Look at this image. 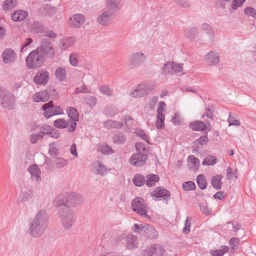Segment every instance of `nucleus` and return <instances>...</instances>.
Returning <instances> with one entry per match:
<instances>
[{
    "label": "nucleus",
    "instance_id": "40",
    "mask_svg": "<svg viewBox=\"0 0 256 256\" xmlns=\"http://www.w3.org/2000/svg\"><path fill=\"white\" fill-rule=\"evenodd\" d=\"M216 162V159L214 156H206L202 162V164L204 166H213Z\"/></svg>",
    "mask_w": 256,
    "mask_h": 256
},
{
    "label": "nucleus",
    "instance_id": "1",
    "mask_svg": "<svg viewBox=\"0 0 256 256\" xmlns=\"http://www.w3.org/2000/svg\"><path fill=\"white\" fill-rule=\"evenodd\" d=\"M48 224L46 211L44 210H40L30 222V234L35 238L40 237L46 231Z\"/></svg>",
    "mask_w": 256,
    "mask_h": 256
},
{
    "label": "nucleus",
    "instance_id": "35",
    "mask_svg": "<svg viewBox=\"0 0 256 256\" xmlns=\"http://www.w3.org/2000/svg\"><path fill=\"white\" fill-rule=\"evenodd\" d=\"M188 162L190 168L194 170H196L198 168L200 164L198 158H196L193 155H191L188 156Z\"/></svg>",
    "mask_w": 256,
    "mask_h": 256
},
{
    "label": "nucleus",
    "instance_id": "52",
    "mask_svg": "<svg viewBox=\"0 0 256 256\" xmlns=\"http://www.w3.org/2000/svg\"><path fill=\"white\" fill-rule=\"evenodd\" d=\"M246 0H233L231 6L233 10H237L239 7L242 6Z\"/></svg>",
    "mask_w": 256,
    "mask_h": 256
},
{
    "label": "nucleus",
    "instance_id": "5",
    "mask_svg": "<svg viewBox=\"0 0 256 256\" xmlns=\"http://www.w3.org/2000/svg\"><path fill=\"white\" fill-rule=\"evenodd\" d=\"M15 98L10 92L6 90H0V104L8 109L14 108Z\"/></svg>",
    "mask_w": 256,
    "mask_h": 256
},
{
    "label": "nucleus",
    "instance_id": "21",
    "mask_svg": "<svg viewBox=\"0 0 256 256\" xmlns=\"http://www.w3.org/2000/svg\"><path fill=\"white\" fill-rule=\"evenodd\" d=\"M50 98V92L42 91L40 92L36 93L32 98L33 100L35 102H46Z\"/></svg>",
    "mask_w": 256,
    "mask_h": 256
},
{
    "label": "nucleus",
    "instance_id": "3",
    "mask_svg": "<svg viewBox=\"0 0 256 256\" xmlns=\"http://www.w3.org/2000/svg\"><path fill=\"white\" fill-rule=\"evenodd\" d=\"M46 58L42 53L40 52L36 49L30 52L26 58L27 66L30 68H34L40 67L44 62Z\"/></svg>",
    "mask_w": 256,
    "mask_h": 256
},
{
    "label": "nucleus",
    "instance_id": "48",
    "mask_svg": "<svg viewBox=\"0 0 256 256\" xmlns=\"http://www.w3.org/2000/svg\"><path fill=\"white\" fill-rule=\"evenodd\" d=\"M245 14L256 19V9L252 7H247L244 10Z\"/></svg>",
    "mask_w": 256,
    "mask_h": 256
},
{
    "label": "nucleus",
    "instance_id": "9",
    "mask_svg": "<svg viewBox=\"0 0 256 256\" xmlns=\"http://www.w3.org/2000/svg\"><path fill=\"white\" fill-rule=\"evenodd\" d=\"M44 110V116L46 118L56 114H60L63 113V110L60 106H54L52 102L50 101L42 106Z\"/></svg>",
    "mask_w": 256,
    "mask_h": 256
},
{
    "label": "nucleus",
    "instance_id": "23",
    "mask_svg": "<svg viewBox=\"0 0 256 256\" xmlns=\"http://www.w3.org/2000/svg\"><path fill=\"white\" fill-rule=\"evenodd\" d=\"M28 15L26 11L23 10H15L12 15V19L14 22L22 21Z\"/></svg>",
    "mask_w": 256,
    "mask_h": 256
},
{
    "label": "nucleus",
    "instance_id": "56",
    "mask_svg": "<svg viewBox=\"0 0 256 256\" xmlns=\"http://www.w3.org/2000/svg\"><path fill=\"white\" fill-rule=\"evenodd\" d=\"M108 124L110 127L116 128H120L124 126V124L122 122H120L114 120H109L108 122Z\"/></svg>",
    "mask_w": 256,
    "mask_h": 256
},
{
    "label": "nucleus",
    "instance_id": "55",
    "mask_svg": "<svg viewBox=\"0 0 256 256\" xmlns=\"http://www.w3.org/2000/svg\"><path fill=\"white\" fill-rule=\"evenodd\" d=\"M192 220V218L190 216H188L186 218L184 227L182 229V232L184 233L185 234H188L190 232V222Z\"/></svg>",
    "mask_w": 256,
    "mask_h": 256
},
{
    "label": "nucleus",
    "instance_id": "31",
    "mask_svg": "<svg viewBox=\"0 0 256 256\" xmlns=\"http://www.w3.org/2000/svg\"><path fill=\"white\" fill-rule=\"evenodd\" d=\"M66 194L58 196L57 197L55 198L53 202L54 206L57 207H59L62 205L67 206V202H66Z\"/></svg>",
    "mask_w": 256,
    "mask_h": 256
},
{
    "label": "nucleus",
    "instance_id": "45",
    "mask_svg": "<svg viewBox=\"0 0 256 256\" xmlns=\"http://www.w3.org/2000/svg\"><path fill=\"white\" fill-rule=\"evenodd\" d=\"M98 150L104 154H110L114 152V150L108 145L101 146H99Z\"/></svg>",
    "mask_w": 256,
    "mask_h": 256
},
{
    "label": "nucleus",
    "instance_id": "19",
    "mask_svg": "<svg viewBox=\"0 0 256 256\" xmlns=\"http://www.w3.org/2000/svg\"><path fill=\"white\" fill-rule=\"evenodd\" d=\"M69 20L71 26L74 28H80L84 22L85 17L82 14H74Z\"/></svg>",
    "mask_w": 256,
    "mask_h": 256
},
{
    "label": "nucleus",
    "instance_id": "61",
    "mask_svg": "<svg viewBox=\"0 0 256 256\" xmlns=\"http://www.w3.org/2000/svg\"><path fill=\"white\" fill-rule=\"evenodd\" d=\"M183 64H176L173 62L174 74L180 72L182 70Z\"/></svg>",
    "mask_w": 256,
    "mask_h": 256
},
{
    "label": "nucleus",
    "instance_id": "25",
    "mask_svg": "<svg viewBox=\"0 0 256 256\" xmlns=\"http://www.w3.org/2000/svg\"><path fill=\"white\" fill-rule=\"evenodd\" d=\"M160 180V177L157 174H148L146 178V184L148 187H152Z\"/></svg>",
    "mask_w": 256,
    "mask_h": 256
},
{
    "label": "nucleus",
    "instance_id": "28",
    "mask_svg": "<svg viewBox=\"0 0 256 256\" xmlns=\"http://www.w3.org/2000/svg\"><path fill=\"white\" fill-rule=\"evenodd\" d=\"M223 176L222 175H216L212 177L211 184L213 188L217 190L221 189L222 186V179Z\"/></svg>",
    "mask_w": 256,
    "mask_h": 256
},
{
    "label": "nucleus",
    "instance_id": "54",
    "mask_svg": "<svg viewBox=\"0 0 256 256\" xmlns=\"http://www.w3.org/2000/svg\"><path fill=\"white\" fill-rule=\"evenodd\" d=\"M198 33V32L197 28H192L188 29V31L187 32V35L189 38L194 39L196 38Z\"/></svg>",
    "mask_w": 256,
    "mask_h": 256
},
{
    "label": "nucleus",
    "instance_id": "38",
    "mask_svg": "<svg viewBox=\"0 0 256 256\" xmlns=\"http://www.w3.org/2000/svg\"><path fill=\"white\" fill-rule=\"evenodd\" d=\"M56 78L60 81L64 80L66 78V70L61 67H58L55 72Z\"/></svg>",
    "mask_w": 256,
    "mask_h": 256
},
{
    "label": "nucleus",
    "instance_id": "27",
    "mask_svg": "<svg viewBox=\"0 0 256 256\" xmlns=\"http://www.w3.org/2000/svg\"><path fill=\"white\" fill-rule=\"evenodd\" d=\"M70 120H66L64 118H60L54 121V126L58 128L63 129L67 128L68 126H71Z\"/></svg>",
    "mask_w": 256,
    "mask_h": 256
},
{
    "label": "nucleus",
    "instance_id": "2",
    "mask_svg": "<svg viewBox=\"0 0 256 256\" xmlns=\"http://www.w3.org/2000/svg\"><path fill=\"white\" fill-rule=\"evenodd\" d=\"M120 8L118 2L110 0L106 4L102 12L97 18V20L100 25L106 26L113 19L114 14Z\"/></svg>",
    "mask_w": 256,
    "mask_h": 256
},
{
    "label": "nucleus",
    "instance_id": "34",
    "mask_svg": "<svg viewBox=\"0 0 256 256\" xmlns=\"http://www.w3.org/2000/svg\"><path fill=\"white\" fill-rule=\"evenodd\" d=\"M173 62H168L162 68V73L164 74H174Z\"/></svg>",
    "mask_w": 256,
    "mask_h": 256
},
{
    "label": "nucleus",
    "instance_id": "63",
    "mask_svg": "<svg viewBox=\"0 0 256 256\" xmlns=\"http://www.w3.org/2000/svg\"><path fill=\"white\" fill-rule=\"evenodd\" d=\"M86 104L90 106H94L96 104V98L94 96H89L86 100Z\"/></svg>",
    "mask_w": 256,
    "mask_h": 256
},
{
    "label": "nucleus",
    "instance_id": "36",
    "mask_svg": "<svg viewBox=\"0 0 256 256\" xmlns=\"http://www.w3.org/2000/svg\"><path fill=\"white\" fill-rule=\"evenodd\" d=\"M32 194L30 190L22 191L20 194L18 200L20 202L28 201L32 198Z\"/></svg>",
    "mask_w": 256,
    "mask_h": 256
},
{
    "label": "nucleus",
    "instance_id": "41",
    "mask_svg": "<svg viewBox=\"0 0 256 256\" xmlns=\"http://www.w3.org/2000/svg\"><path fill=\"white\" fill-rule=\"evenodd\" d=\"M16 4V0H6L3 4V8L6 10H11L13 8Z\"/></svg>",
    "mask_w": 256,
    "mask_h": 256
},
{
    "label": "nucleus",
    "instance_id": "6",
    "mask_svg": "<svg viewBox=\"0 0 256 256\" xmlns=\"http://www.w3.org/2000/svg\"><path fill=\"white\" fill-rule=\"evenodd\" d=\"M60 216L62 226L66 230L71 228L76 219L74 212L70 209L60 212Z\"/></svg>",
    "mask_w": 256,
    "mask_h": 256
},
{
    "label": "nucleus",
    "instance_id": "16",
    "mask_svg": "<svg viewBox=\"0 0 256 256\" xmlns=\"http://www.w3.org/2000/svg\"><path fill=\"white\" fill-rule=\"evenodd\" d=\"M49 79V73L46 70L38 72L34 78V82L38 85L46 84Z\"/></svg>",
    "mask_w": 256,
    "mask_h": 256
},
{
    "label": "nucleus",
    "instance_id": "17",
    "mask_svg": "<svg viewBox=\"0 0 256 256\" xmlns=\"http://www.w3.org/2000/svg\"><path fill=\"white\" fill-rule=\"evenodd\" d=\"M2 57L4 64H9L15 62L16 54L12 48H6L2 53Z\"/></svg>",
    "mask_w": 256,
    "mask_h": 256
},
{
    "label": "nucleus",
    "instance_id": "46",
    "mask_svg": "<svg viewBox=\"0 0 256 256\" xmlns=\"http://www.w3.org/2000/svg\"><path fill=\"white\" fill-rule=\"evenodd\" d=\"M214 108L212 106H208L207 107H206L205 109V114H204L202 118H203L204 116L206 115L207 118L213 120L214 118V115L213 113L214 112Z\"/></svg>",
    "mask_w": 256,
    "mask_h": 256
},
{
    "label": "nucleus",
    "instance_id": "39",
    "mask_svg": "<svg viewBox=\"0 0 256 256\" xmlns=\"http://www.w3.org/2000/svg\"><path fill=\"white\" fill-rule=\"evenodd\" d=\"M196 182L200 189L204 190L206 188L207 186V182L203 174H200L197 176Z\"/></svg>",
    "mask_w": 256,
    "mask_h": 256
},
{
    "label": "nucleus",
    "instance_id": "51",
    "mask_svg": "<svg viewBox=\"0 0 256 256\" xmlns=\"http://www.w3.org/2000/svg\"><path fill=\"white\" fill-rule=\"evenodd\" d=\"M98 167L96 168V174H100L102 176H104L106 174V168H104L102 162H98Z\"/></svg>",
    "mask_w": 256,
    "mask_h": 256
},
{
    "label": "nucleus",
    "instance_id": "50",
    "mask_svg": "<svg viewBox=\"0 0 256 256\" xmlns=\"http://www.w3.org/2000/svg\"><path fill=\"white\" fill-rule=\"evenodd\" d=\"M118 108L113 106H108L106 109V112L108 115L113 116L118 112Z\"/></svg>",
    "mask_w": 256,
    "mask_h": 256
},
{
    "label": "nucleus",
    "instance_id": "59",
    "mask_svg": "<svg viewBox=\"0 0 256 256\" xmlns=\"http://www.w3.org/2000/svg\"><path fill=\"white\" fill-rule=\"evenodd\" d=\"M90 90L88 88L86 85H84L82 87H78L76 88L74 93H90Z\"/></svg>",
    "mask_w": 256,
    "mask_h": 256
},
{
    "label": "nucleus",
    "instance_id": "32",
    "mask_svg": "<svg viewBox=\"0 0 256 256\" xmlns=\"http://www.w3.org/2000/svg\"><path fill=\"white\" fill-rule=\"evenodd\" d=\"M126 137L122 132H119L114 135L113 142L115 144H122L126 140Z\"/></svg>",
    "mask_w": 256,
    "mask_h": 256
},
{
    "label": "nucleus",
    "instance_id": "62",
    "mask_svg": "<svg viewBox=\"0 0 256 256\" xmlns=\"http://www.w3.org/2000/svg\"><path fill=\"white\" fill-rule=\"evenodd\" d=\"M52 128L48 125L44 124L40 127V130L44 133V135H48L50 131L52 130Z\"/></svg>",
    "mask_w": 256,
    "mask_h": 256
},
{
    "label": "nucleus",
    "instance_id": "18",
    "mask_svg": "<svg viewBox=\"0 0 256 256\" xmlns=\"http://www.w3.org/2000/svg\"><path fill=\"white\" fill-rule=\"evenodd\" d=\"M164 252V250L163 246L154 244L147 248L145 252L147 254L148 256H162Z\"/></svg>",
    "mask_w": 256,
    "mask_h": 256
},
{
    "label": "nucleus",
    "instance_id": "12",
    "mask_svg": "<svg viewBox=\"0 0 256 256\" xmlns=\"http://www.w3.org/2000/svg\"><path fill=\"white\" fill-rule=\"evenodd\" d=\"M150 195L154 198V199L156 201L158 200L168 201L170 198V192L167 190L161 187L156 188L150 194Z\"/></svg>",
    "mask_w": 256,
    "mask_h": 256
},
{
    "label": "nucleus",
    "instance_id": "13",
    "mask_svg": "<svg viewBox=\"0 0 256 256\" xmlns=\"http://www.w3.org/2000/svg\"><path fill=\"white\" fill-rule=\"evenodd\" d=\"M147 158L146 154L138 152L132 155L130 159V162L135 166H140L145 164Z\"/></svg>",
    "mask_w": 256,
    "mask_h": 256
},
{
    "label": "nucleus",
    "instance_id": "64",
    "mask_svg": "<svg viewBox=\"0 0 256 256\" xmlns=\"http://www.w3.org/2000/svg\"><path fill=\"white\" fill-rule=\"evenodd\" d=\"M70 64L74 66H77L78 63V60L76 54H72L70 56Z\"/></svg>",
    "mask_w": 256,
    "mask_h": 256
},
{
    "label": "nucleus",
    "instance_id": "10",
    "mask_svg": "<svg viewBox=\"0 0 256 256\" xmlns=\"http://www.w3.org/2000/svg\"><path fill=\"white\" fill-rule=\"evenodd\" d=\"M36 50L42 53L45 58H52L55 54L54 50L53 49L50 42L48 40H42L41 46Z\"/></svg>",
    "mask_w": 256,
    "mask_h": 256
},
{
    "label": "nucleus",
    "instance_id": "26",
    "mask_svg": "<svg viewBox=\"0 0 256 256\" xmlns=\"http://www.w3.org/2000/svg\"><path fill=\"white\" fill-rule=\"evenodd\" d=\"M190 128L194 130L204 131L206 128V124L202 121L196 120L189 124Z\"/></svg>",
    "mask_w": 256,
    "mask_h": 256
},
{
    "label": "nucleus",
    "instance_id": "47",
    "mask_svg": "<svg viewBox=\"0 0 256 256\" xmlns=\"http://www.w3.org/2000/svg\"><path fill=\"white\" fill-rule=\"evenodd\" d=\"M240 240L238 238H232L229 241V244L231 248V251L234 252L235 248H236L240 244Z\"/></svg>",
    "mask_w": 256,
    "mask_h": 256
},
{
    "label": "nucleus",
    "instance_id": "7",
    "mask_svg": "<svg viewBox=\"0 0 256 256\" xmlns=\"http://www.w3.org/2000/svg\"><path fill=\"white\" fill-rule=\"evenodd\" d=\"M153 90L150 84L143 82L140 84L130 94L133 98H141L147 95Z\"/></svg>",
    "mask_w": 256,
    "mask_h": 256
},
{
    "label": "nucleus",
    "instance_id": "22",
    "mask_svg": "<svg viewBox=\"0 0 256 256\" xmlns=\"http://www.w3.org/2000/svg\"><path fill=\"white\" fill-rule=\"evenodd\" d=\"M144 232L146 236L150 238H157L158 237L157 231L153 226L148 224H146L144 228Z\"/></svg>",
    "mask_w": 256,
    "mask_h": 256
},
{
    "label": "nucleus",
    "instance_id": "44",
    "mask_svg": "<svg viewBox=\"0 0 256 256\" xmlns=\"http://www.w3.org/2000/svg\"><path fill=\"white\" fill-rule=\"evenodd\" d=\"M164 116L163 114H157L156 126L158 129H161L164 126Z\"/></svg>",
    "mask_w": 256,
    "mask_h": 256
},
{
    "label": "nucleus",
    "instance_id": "53",
    "mask_svg": "<svg viewBox=\"0 0 256 256\" xmlns=\"http://www.w3.org/2000/svg\"><path fill=\"white\" fill-rule=\"evenodd\" d=\"M182 187L185 190H190L195 188L196 185L194 182L188 181L183 183Z\"/></svg>",
    "mask_w": 256,
    "mask_h": 256
},
{
    "label": "nucleus",
    "instance_id": "29",
    "mask_svg": "<svg viewBox=\"0 0 256 256\" xmlns=\"http://www.w3.org/2000/svg\"><path fill=\"white\" fill-rule=\"evenodd\" d=\"M74 42V38L72 37L64 38L61 40L60 42V48L62 50H66Z\"/></svg>",
    "mask_w": 256,
    "mask_h": 256
},
{
    "label": "nucleus",
    "instance_id": "49",
    "mask_svg": "<svg viewBox=\"0 0 256 256\" xmlns=\"http://www.w3.org/2000/svg\"><path fill=\"white\" fill-rule=\"evenodd\" d=\"M100 90L102 94L106 95L107 96H112V92L110 90V88L106 85H104L100 86Z\"/></svg>",
    "mask_w": 256,
    "mask_h": 256
},
{
    "label": "nucleus",
    "instance_id": "42",
    "mask_svg": "<svg viewBox=\"0 0 256 256\" xmlns=\"http://www.w3.org/2000/svg\"><path fill=\"white\" fill-rule=\"evenodd\" d=\"M236 115L230 112L229 114V116L228 119L229 126H239L240 124V122L236 118Z\"/></svg>",
    "mask_w": 256,
    "mask_h": 256
},
{
    "label": "nucleus",
    "instance_id": "37",
    "mask_svg": "<svg viewBox=\"0 0 256 256\" xmlns=\"http://www.w3.org/2000/svg\"><path fill=\"white\" fill-rule=\"evenodd\" d=\"M229 249L228 246H224L220 250H212L211 254L212 256H223L224 254L228 251Z\"/></svg>",
    "mask_w": 256,
    "mask_h": 256
},
{
    "label": "nucleus",
    "instance_id": "8",
    "mask_svg": "<svg viewBox=\"0 0 256 256\" xmlns=\"http://www.w3.org/2000/svg\"><path fill=\"white\" fill-rule=\"evenodd\" d=\"M122 240H124L126 248L128 250H132L138 247V238L136 236L130 234H122L117 238L116 241L119 242Z\"/></svg>",
    "mask_w": 256,
    "mask_h": 256
},
{
    "label": "nucleus",
    "instance_id": "43",
    "mask_svg": "<svg viewBox=\"0 0 256 256\" xmlns=\"http://www.w3.org/2000/svg\"><path fill=\"white\" fill-rule=\"evenodd\" d=\"M54 162L56 166L58 168H62L68 164V160L62 157H57Z\"/></svg>",
    "mask_w": 256,
    "mask_h": 256
},
{
    "label": "nucleus",
    "instance_id": "58",
    "mask_svg": "<svg viewBox=\"0 0 256 256\" xmlns=\"http://www.w3.org/2000/svg\"><path fill=\"white\" fill-rule=\"evenodd\" d=\"M209 140L206 136H202L200 137L195 142H197L198 144L201 146H205L206 145Z\"/></svg>",
    "mask_w": 256,
    "mask_h": 256
},
{
    "label": "nucleus",
    "instance_id": "11",
    "mask_svg": "<svg viewBox=\"0 0 256 256\" xmlns=\"http://www.w3.org/2000/svg\"><path fill=\"white\" fill-rule=\"evenodd\" d=\"M66 112L68 116L70 118L68 120H70L71 126H68V130L70 132H74L76 130V122L78 120V113L77 110L73 107H68Z\"/></svg>",
    "mask_w": 256,
    "mask_h": 256
},
{
    "label": "nucleus",
    "instance_id": "24",
    "mask_svg": "<svg viewBox=\"0 0 256 256\" xmlns=\"http://www.w3.org/2000/svg\"><path fill=\"white\" fill-rule=\"evenodd\" d=\"M206 59L210 64L216 65L220 62L219 54L218 53L210 51L207 54Z\"/></svg>",
    "mask_w": 256,
    "mask_h": 256
},
{
    "label": "nucleus",
    "instance_id": "15",
    "mask_svg": "<svg viewBox=\"0 0 256 256\" xmlns=\"http://www.w3.org/2000/svg\"><path fill=\"white\" fill-rule=\"evenodd\" d=\"M67 206H76L82 204L84 201L82 196L75 193L66 194Z\"/></svg>",
    "mask_w": 256,
    "mask_h": 256
},
{
    "label": "nucleus",
    "instance_id": "33",
    "mask_svg": "<svg viewBox=\"0 0 256 256\" xmlns=\"http://www.w3.org/2000/svg\"><path fill=\"white\" fill-rule=\"evenodd\" d=\"M132 182L136 186H141L146 183V178L141 174H136L134 177Z\"/></svg>",
    "mask_w": 256,
    "mask_h": 256
},
{
    "label": "nucleus",
    "instance_id": "20",
    "mask_svg": "<svg viewBox=\"0 0 256 256\" xmlns=\"http://www.w3.org/2000/svg\"><path fill=\"white\" fill-rule=\"evenodd\" d=\"M28 172L30 174L32 179L38 182L40 179V170L36 164H32L28 168Z\"/></svg>",
    "mask_w": 256,
    "mask_h": 256
},
{
    "label": "nucleus",
    "instance_id": "30",
    "mask_svg": "<svg viewBox=\"0 0 256 256\" xmlns=\"http://www.w3.org/2000/svg\"><path fill=\"white\" fill-rule=\"evenodd\" d=\"M200 28L202 31L206 32L210 40L214 38V30L212 26L206 23H204L200 26Z\"/></svg>",
    "mask_w": 256,
    "mask_h": 256
},
{
    "label": "nucleus",
    "instance_id": "14",
    "mask_svg": "<svg viewBox=\"0 0 256 256\" xmlns=\"http://www.w3.org/2000/svg\"><path fill=\"white\" fill-rule=\"evenodd\" d=\"M146 59V55L140 52L133 54L130 58V65L132 68H135L142 64Z\"/></svg>",
    "mask_w": 256,
    "mask_h": 256
},
{
    "label": "nucleus",
    "instance_id": "57",
    "mask_svg": "<svg viewBox=\"0 0 256 256\" xmlns=\"http://www.w3.org/2000/svg\"><path fill=\"white\" fill-rule=\"evenodd\" d=\"M136 134L141 138L144 141L148 143V139L147 135L146 134L145 132L140 129H138L136 130Z\"/></svg>",
    "mask_w": 256,
    "mask_h": 256
},
{
    "label": "nucleus",
    "instance_id": "4",
    "mask_svg": "<svg viewBox=\"0 0 256 256\" xmlns=\"http://www.w3.org/2000/svg\"><path fill=\"white\" fill-rule=\"evenodd\" d=\"M132 208L135 212L149 220L150 219V217L146 213L148 206L143 198L137 197L133 200L132 202Z\"/></svg>",
    "mask_w": 256,
    "mask_h": 256
},
{
    "label": "nucleus",
    "instance_id": "60",
    "mask_svg": "<svg viewBox=\"0 0 256 256\" xmlns=\"http://www.w3.org/2000/svg\"><path fill=\"white\" fill-rule=\"evenodd\" d=\"M146 227V225L142 226L141 224H136L134 227L132 228V230L136 233L144 232V228Z\"/></svg>",
    "mask_w": 256,
    "mask_h": 256
}]
</instances>
